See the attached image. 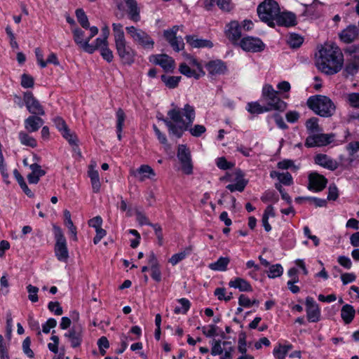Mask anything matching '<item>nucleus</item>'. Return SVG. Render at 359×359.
I'll return each instance as SVG.
<instances>
[{"mask_svg": "<svg viewBox=\"0 0 359 359\" xmlns=\"http://www.w3.org/2000/svg\"><path fill=\"white\" fill-rule=\"evenodd\" d=\"M130 174L137 177L140 182L152 179L156 176L154 169L148 165H142L136 170H131Z\"/></svg>", "mask_w": 359, "mask_h": 359, "instance_id": "nucleus-22", "label": "nucleus"}, {"mask_svg": "<svg viewBox=\"0 0 359 359\" xmlns=\"http://www.w3.org/2000/svg\"><path fill=\"white\" fill-rule=\"evenodd\" d=\"M149 61L159 65L165 72L172 73L175 68V62L172 57L166 54L152 55Z\"/></svg>", "mask_w": 359, "mask_h": 359, "instance_id": "nucleus-13", "label": "nucleus"}, {"mask_svg": "<svg viewBox=\"0 0 359 359\" xmlns=\"http://www.w3.org/2000/svg\"><path fill=\"white\" fill-rule=\"evenodd\" d=\"M275 22L276 25L288 27L296 25L297 18L295 14L292 12L284 11L281 13L280 11H279V13Z\"/></svg>", "mask_w": 359, "mask_h": 359, "instance_id": "nucleus-21", "label": "nucleus"}, {"mask_svg": "<svg viewBox=\"0 0 359 359\" xmlns=\"http://www.w3.org/2000/svg\"><path fill=\"white\" fill-rule=\"evenodd\" d=\"M306 318L310 323H317L320 320L321 311L318 304L313 297H307L305 300Z\"/></svg>", "mask_w": 359, "mask_h": 359, "instance_id": "nucleus-15", "label": "nucleus"}, {"mask_svg": "<svg viewBox=\"0 0 359 359\" xmlns=\"http://www.w3.org/2000/svg\"><path fill=\"white\" fill-rule=\"evenodd\" d=\"M172 108L167 113V118H162L169 134L180 138L183 133L192 126L196 116L195 109L189 104L179 107L172 104Z\"/></svg>", "mask_w": 359, "mask_h": 359, "instance_id": "nucleus-1", "label": "nucleus"}, {"mask_svg": "<svg viewBox=\"0 0 359 359\" xmlns=\"http://www.w3.org/2000/svg\"><path fill=\"white\" fill-rule=\"evenodd\" d=\"M126 29L133 41L141 46L144 49L152 50L154 48V41L146 32L137 29L134 26L126 27Z\"/></svg>", "mask_w": 359, "mask_h": 359, "instance_id": "nucleus-8", "label": "nucleus"}, {"mask_svg": "<svg viewBox=\"0 0 359 359\" xmlns=\"http://www.w3.org/2000/svg\"><path fill=\"white\" fill-rule=\"evenodd\" d=\"M245 109L252 114H260L269 111L265 104H261L259 102H248Z\"/></svg>", "mask_w": 359, "mask_h": 359, "instance_id": "nucleus-35", "label": "nucleus"}, {"mask_svg": "<svg viewBox=\"0 0 359 359\" xmlns=\"http://www.w3.org/2000/svg\"><path fill=\"white\" fill-rule=\"evenodd\" d=\"M279 11V5L274 0H264L257 8L259 19L272 27L276 26L275 20Z\"/></svg>", "mask_w": 359, "mask_h": 359, "instance_id": "nucleus-6", "label": "nucleus"}, {"mask_svg": "<svg viewBox=\"0 0 359 359\" xmlns=\"http://www.w3.org/2000/svg\"><path fill=\"white\" fill-rule=\"evenodd\" d=\"M333 134H310L306 139L305 146L307 147H316L326 146L334 140Z\"/></svg>", "mask_w": 359, "mask_h": 359, "instance_id": "nucleus-11", "label": "nucleus"}, {"mask_svg": "<svg viewBox=\"0 0 359 359\" xmlns=\"http://www.w3.org/2000/svg\"><path fill=\"white\" fill-rule=\"evenodd\" d=\"M292 345L290 343L285 344H278L273 351L274 357L277 359H285L288 352L292 348Z\"/></svg>", "mask_w": 359, "mask_h": 359, "instance_id": "nucleus-29", "label": "nucleus"}, {"mask_svg": "<svg viewBox=\"0 0 359 359\" xmlns=\"http://www.w3.org/2000/svg\"><path fill=\"white\" fill-rule=\"evenodd\" d=\"M100 53L102 58L107 62H112L114 59V54L112 50L109 48V45L100 49Z\"/></svg>", "mask_w": 359, "mask_h": 359, "instance_id": "nucleus-56", "label": "nucleus"}, {"mask_svg": "<svg viewBox=\"0 0 359 359\" xmlns=\"http://www.w3.org/2000/svg\"><path fill=\"white\" fill-rule=\"evenodd\" d=\"M179 30V26H173L171 29H166L163 32V36L165 39L168 41V42H171V41L174 40L176 36L177 33Z\"/></svg>", "mask_w": 359, "mask_h": 359, "instance_id": "nucleus-55", "label": "nucleus"}, {"mask_svg": "<svg viewBox=\"0 0 359 359\" xmlns=\"http://www.w3.org/2000/svg\"><path fill=\"white\" fill-rule=\"evenodd\" d=\"M88 175L90 180L92 189L94 193H99L101 189V183L99 172L95 169L88 170Z\"/></svg>", "mask_w": 359, "mask_h": 359, "instance_id": "nucleus-33", "label": "nucleus"}, {"mask_svg": "<svg viewBox=\"0 0 359 359\" xmlns=\"http://www.w3.org/2000/svg\"><path fill=\"white\" fill-rule=\"evenodd\" d=\"M27 290L28 292V299L33 303L37 302L39 300L38 292L39 288L36 286L28 285L27 286Z\"/></svg>", "mask_w": 359, "mask_h": 359, "instance_id": "nucleus-53", "label": "nucleus"}, {"mask_svg": "<svg viewBox=\"0 0 359 359\" xmlns=\"http://www.w3.org/2000/svg\"><path fill=\"white\" fill-rule=\"evenodd\" d=\"M306 127L309 133H313L318 129V123L317 118H311L306 121Z\"/></svg>", "mask_w": 359, "mask_h": 359, "instance_id": "nucleus-64", "label": "nucleus"}, {"mask_svg": "<svg viewBox=\"0 0 359 359\" xmlns=\"http://www.w3.org/2000/svg\"><path fill=\"white\" fill-rule=\"evenodd\" d=\"M83 332L84 330L81 325H74L65 333L64 337L68 339L71 346L75 348L81 345L83 342Z\"/></svg>", "mask_w": 359, "mask_h": 359, "instance_id": "nucleus-14", "label": "nucleus"}, {"mask_svg": "<svg viewBox=\"0 0 359 359\" xmlns=\"http://www.w3.org/2000/svg\"><path fill=\"white\" fill-rule=\"evenodd\" d=\"M259 302L254 299L251 300L247 295L241 294L238 298V304L245 308H250L252 305H258Z\"/></svg>", "mask_w": 359, "mask_h": 359, "instance_id": "nucleus-49", "label": "nucleus"}, {"mask_svg": "<svg viewBox=\"0 0 359 359\" xmlns=\"http://www.w3.org/2000/svg\"><path fill=\"white\" fill-rule=\"evenodd\" d=\"M229 285L231 287L238 289L242 292H248L252 290L250 284L243 278H236L234 280H230Z\"/></svg>", "mask_w": 359, "mask_h": 359, "instance_id": "nucleus-30", "label": "nucleus"}, {"mask_svg": "<svg viewBox=\"0 0 359 359\" xmlns=\"http://www.w3.org/2000/svg\"><path fill=\"white\" fill-rule=\"evenodd\" d=\"M180 72L187 76L188 78H194L196 79H199V74L194 69H191L190 67L185 62L182 63L179 67Z\"/></svg>", "mask_w": 359, "mask_h": 359, "instance_id": "nucleus-43", "label": "nucleus"}, {"mask_svg": "<svg viewBox=\"0 0 359 359\" xmlns=\"http://www.w3.org/2000/svg\"><path fill=\"white\" fill-rule=\"evenodd\" d=\"M283 273V268L280 264L271 265L267 272L268 277L275 278L280 276Z\"/></svg>", "mask_w": 359, "mask_h": 359, "instance_id": "nucleus-46", "label": "nucleus"}, {"mask_svg": "<svg viewBox=\"0 0 359 359\" xmlns=\"http://www.w3.org/2000/svg\"><path fill=\"white\" fill-rule=\"evenodd\" d=\"M190 132L191 135L194 137H200L203 134L205 131V127L203 125H195L194 127H189L187 130Z\"/></svg>", "mask_w": 359, "mask_h": 359, "instance_id": "nucleus-63", "label": "nucleus"}, {"mask_svg": "<svg viewBox=\"0 0 359 359\" xmlns=\"http://www.w3.org/2000/svg\"><path fill=\"white\" fill-rule=\"evenodd\" d=\"M31 346V339L29 337H26L23 342H22V350L25 354L30 358H32L34 356L33 351L30 348Z\"/></svg>", "mask_w": 359, "mask_h": 359, "instance_id": "nucleus-61", "label": "nucleus"}, {"mask_svg": "<svg viewBox=\"0 0 359 359\" xmlns=\"http://www.w3.org/2000/svg\"><path fill=\"white\" fill-rule=\"evenodd\" d=\"M112 29L118 55L125 64L131 65L135 60V51L126 41L123 25L120 23H113Z\"/></svg>", "mask_w": 359, "mask_h": 359, "instance_id": "nucleus-3", "label": "nucleus"}, {"mask_svg": "<svg viewBox=\"0 0 359 359\" xmlns=\"http://www.w3.org/2000/svg\"><path fill=\"white\" fill-rule=\"evenodd\" d=\"M225 34L233 44L238 43L241 37V26L236 20H233L226 25Z\"/></svg>", "mask_w": 359, "mask_h": 359, "instance_id": "nucleus-18", "label": "nucleus"}, {"mask_svg": "<svg viewBox=\"0 0 359 359\" xmlns=\"http://www.w3.org/2000/svg\"><path fill=\"white\" fill-rule=\"evenodd\" d=\"M217 6L224 12H229L233 8L231 0H216Z\"/></svg>", "mask_w": 359, "mask_h": 359, "instance_id": "nucleus-57", "label": "nucleus"}, {"mask_svg": "<svg viewBox=\"0 0 359 359\" xmlns=\"http://www.w3.org/2000/svg\"><path fill=\"white\" fill-rule=\"evenodd\" d=\"M29 169L32 170L27 176V180L29 184H37L40 177L45 175L46 172L42 170L40 165L37 163H32L29 165Z\"/></svg>", "mask_w": 359, "mask_h": 359, "instance_id": "nucleus-27", "label": "nucleus"}, {"mask_svg": "<svg viewBox=\"0 0 359 359\" xmlns=\"http://www.w3.org/2000/svg\"><path fill=\"white\" fill-rule=\"evenodd\" d=\"M346 103L351 107L359 109V93H351L345 96Z\"/></svg>", "mask_w": 359, "mask_h": 359, "instance_id": "nucleus-47", "label": "nucleus"}, {"mask_svg": "<svg viewBox=\"0 0 359 359\" xmlns=\"http://www.w3.org/2000/svg\"><path fill=\"white\" fill-rule=\"evenodd\" d=\"M62 136L69 142L72 147L79 143L77 136L74 133L71 132L69 129L65 131Z\"/></svg>", "mask_w": 359, "mask_h": 359, "instance_id": "nucleus-54", "label": "nucleus"}, {"mask_svg": "<svg viewBox=\"0 0 359 359\" xmlns=\"http://www.w3.org/2000/svg\"><path fill=\"white\" fill-rule=\"evenodd\" d=\"M307 105L316 114L323 117L332 116L335 109L332 101L329 97L323 95L310 97L307 100Z\"/></svg>", "mask_w": 359, "mask_h": 359, "instance_id": "nucleus-5", "label": "nucleus"}, {"mask_svg": "<svg viewBox=\"0 0 359 359\" xmlns=\"http://www.w3.org/2000/svg\"><path fill=\"white\" fill-rule=\"evenodd\" d=\"M270 177L272 179L276 178L278 183L281 185L290 186L293 184V178L291 174L288 172H280L278 171L273 170L270 172Z\"/></svg>", "mask_w": 359, "mask_h": 359, "instance_id": "nucleus-28", "label": "nucleus"}, {"mask_svg": "<svg viewBox=\"0 0 359 359\" xmlns=\"http://www.w3.org/2000/svg\"><path fill=\"white\" fill-rule=\"evenodd\" d=\"M214 294L217 297L219 300H224L228 302L231 299L232 294L229 293L226 295V289L224 287H217L214 292Z\"/></svg>", "mask_w": 359, "mask_h": 359, "instance_id": "nucleus-52", "label": "nucleus"}, {"mask_svg": "<svg viewBox=\"0 0 359 359\" xmlns=\"http://www.w3.org/2000/svg\"><path fill=\"white\" fill-rule=\"evenodd\" d=\"M108 45H109L108 40L107 39H105L104 37H102V36L97 38L95 40L93 43H91V44L90 43V46H91L92 48L93 49V53L96 50H100L102 47L107 46Z\"/></svg>", "mask_w": 359, "mask_h": 359, "instance_id": "nucleus-58", "label": "nucleus"}, {"mask_svg": "<svg viewBox=\"0 0 359 359\" xmlns=\"http://www.w3.org/2000/svg\"><path fill=\"white\" fill-rule=\"evenodd\" d=\"M215 163L219 169L223 170L231 169L235 165L233 163L228 161L225 157L217 158Z\"/></svg>", "mask_w": 359, "mask_h": 359, "instance_id": "nucleus-48", "label": "nucleus"}, {"mask_svg": "<svg viewBox=\"0 0 359 359\" xmlns=\"http://www.w3.org/2000/svg\"><path fill=\"white\" fill-rule=\"evenodd\" d=\"M161 79L168 88L172 89L178 86L181 76H166L163 74L161 76Z\"/></svg>", "mask_w": 359, "mask_h": 359, "instance_id": "nucleus-42", "label": "nucleus"}, {"mask_svg": "<svg viewBox=\"0 0 359 359\" xmlns=\"http://www.w3.org/2000/svg\"><path fill=\"white\" fill-rule=\"evenodd\" d=\"M287 42L293 48H299L304 42V39L299 34L292 33L289 35Z\"/></svg>", "mask_w": 359, "mask_h": 359, "instance_id": "nucleus-44", "label": "nucleus"}, {"mask_svg": "<svg viewBox=\"0 0 359 359\" xmlns=\"http://www.w3.org/2000/svg\"><path fill=\"white\" fill-rule=\"evenodd\" d=\"M116 129L123 130L124 122L126 119V115L123 109H118L116 113Z\"/></svg>", "mask_w": 359, "mask_h": 359, "instance_id": "nucleus-60", "label": "nucleus"}, {"mask_svg": "<svg viewBox=\"0 0 359 359\" xmlns=\"http://www.w3.org/2000/svg\"><path fill=\"white\" fill-rule=\"evenodd\" d=\"M211 354L220 355L219 359H231L233 346L231 341L213 339L211 342Z\"/></svg>", "mask_w": 359, "mask_h": 359, "instance_id": "nucleus-9", "label": "nucleus"}, {"mask_svg": "<svg viewBox=\"0 0 359 359\" xmlns=\"http://www.w3.org/2000/svg\"><path fill=\"white\" fill-rule=\"evenodd\" d=\"M358 33L359 29L355 25H350L341 32L339 37L342 41L348 43L357 38Z\"/></svg>", "mask_w": 359, "mask_h": 359, "instance_id": "nucleus-26", "label": "nucleus"}, {"mask_svg": "<svg viewBox=\"0 0 359 359\" xmlns=\"http://www.w3.org/2000/svg\"><path fill=\"white\" fill-rule=\"evenodd\" d=\"M43 123L41 117L29 116L25 120V128L29 133H34L43 126Z\"/></svg>", "mask_w": 359, "mask_h": 359, "instance_id": "nucleus-25", "label": "nucleus"}, {"mask_svg": "<svg viewBox=\"0 0 359 359\" xmlns=\"http://www.w3.org/2000/svg\"><path fill=\"white\" fill-rule=\"evenodd\" d=\"M262 202L267 203H271L273 204L276 203L279 200L278 194L273 190H267L263 193L261 196Z\"/></svg>", "mask_w": 359, "mask_h": 359, "instance_id": "nucleus-41", "label": "nucleus"}, {"mask_svg": "<svg viewBox=\"0 0 359 359\" xmlns=\"http://www.w3.org/2000/svg\"><path fill=\"white\" fill-rule=\"evenodd\" d=\"M55 245L54 252L60 262H67L69 258V252L67 246V241L60 227L53 226Z\"/></svg>", "mask_w": 359, "mask_h": 359, "instance_id": "nucleus-7", "label": "nucleus"}, {"mask_svg": "<svg viewBox=\"0 0 359 359\" xmlns=\"http://www.w3.org/2000/svg\"><path fill=\"white\" fill-rule=\"evenodd\" d=\"M18 138L20 143L31 148H35L37 146L36 140L26 132L20 131L18 134Z\"/></svg>", "mask_w": 359, "mask_h": 359, "instance_id": "nucleus-36", "label": "nucleus"}, {"mask_svg": "<svg viewBox=\"0 0 359 359\" xmlns=\"http://www.w3.org/2000/svg\"><path fill=\"white\" fill-rule=\"evenodd\" d=\"M13 175L16 179L17 182H18L20 188L24 191V193L29 198L34 197L33 192L29 189L28 186L27 185L25 181L24 177L20 175V173L18 172L17 169H15L13 170Z\"/></svg>", "mask_w": 359, "mask_h": 359, "instance_id": "nucleus-37", "label": "nucleus"}, {"mask_svg": "<svg viewBox=\"0 0 359 359\" xmlns=\"http://www.w3.org/2000/svg\"><path fill=\"white\" fill-rule=\"evenodd\" d=\"M239 46L243 50L252 53L261 52L265 48V44L260 39L253 36L243 37L240 40Z\"/></svg>", "mask_w": 359, "mask_h": 359, "instance_id": "nucleus-12", "label": "nucleus"}, {"mask_svg": "<svg viewBox=\"0 0 359 359\" xmlns=\"http://www.w3.org/2000/svg\"><path fill=\"white\" fill-rule=\"evenodd\" d=\"M177 156L182 165V171L187 175L191 174L193 170V165L191 153L187 145L180 144L178 146Z\"/></svg>", "mask_w": 359, "mask_h": 359, "instance_id": "nucleus-10", "label": "nucleus"}, {"mask_svg": "<svg viewBox=\"0 0 359 359\" xmlns=\"http://www.w3.org/2000/svg\"><path fill=\"white\" fill-rule=\"evenodd\" d=\"M179 306H177L174 309V313L175 314H186L190 309L191 302L186 298H181L177 300Z\"/></svg>", "mask_w": 359, "mask_h": 359, "instance_id": "nucleus-38", "label": "nucleus"}, {"mask_svg": "<svg viewBox=\"0 0 359 359\" xmlns=\"http://www.w3.org/2000/svg\"><path fill=\"white\" fill-rule=\"evenodd\" d=\"M73 39L76 44L86 53L89 54L93 53V49L90 46V39L83 30L79 27L72 29Z\"/></svg>", "mask_w": 359, "mask_h": 359, "instance_id": "nucleus-16", "label": "nucleus"}, {"mask_svg": "<svg viewBox=\"0 0 359 359\" xmlns=\"http://www.w3.org/2000/svg\"><path fill=\"white\" fill-rule=\"evenodd\" d=\"M53 123L55 125L57 129L60 132L61 135L66 130H69L64 119L60 116L55 117L53 118Z\"/></svg>", "mask_w": 359, "mask_h": 359, "instance_id": "nucleus-59", "label": "nucleus"}, {"mask_svg": "<svg viewBox=\"0 0 359 359\" xmlns=\"http://www.w3.org/2000/svg\"><path fill=\"white\" fill-rule=\"evenodd\" d=\"M278 94L272 85L266 83L263 86L261 100L269 111H283L287 108V103L280 99Z\"/></svg>", "mask_w": 359, "mask_h": 359, "instance_id": "nucleus-4", "label": "nucleus"}, {"mask_svg": "<svg viewBox=\"0 0 359 359\" xmlns=\"http://www.w3.org/2000/svg\"><path fill=\"white\" fill-rule=\"evenodd\" d=\"M230 262L229 257H220L216 262L210 263L208 268L215 271H225Z\"/></svg>", "mask_w": 359, "mask_h": 359, "instance_id": "nucleus-31", "label": "nucleus"}, {"mask_svg": "<svg viewBox=\"0 0 359 359\" xmlns=\"http://www.w3.org/2000/svg\"><path fill=\"white\" fill-rule=\"evenodd\" d=\"M346 149L348 153V163L350 165H351L355 158V153L359 151V141L351 142L348 143L346 147Z\"/></svg>", "mask_w": 359, "mask_h": 359, "instance_id": "nucleus-39", "label": "nucleus"}, {"mask_svg": "<svg viewBox=\"0 0 359 359\" xmlns=\"http://www.w3.org/2000/svg\"><path fill=\"white\" fill-rule=\"evenodd\" d=\"M297 201H309L311 202H313L316 206L317 207H324L327 204V201L325 199H322L313 196H308V197H299L296 198Z\"/></svg>", "mask_w": 359, "mask_h": 359, "instance_id": "nucleus-51", "label": "nucleus"}, {"mask_svg": "<svg viewBox=\"0 0 359 359\" xmlns=\"http://www.w3.org/2000/svg\"><path fill=\"white\" fill-rule=\"evenodd\" d=\"M247 183L246 182L241 179L237 180V182L234 184H229L226 186V189L229 190L231 192L238 191L239 192H241L244 190Z\"/></svg>", "mask_w": 359, "mask_h": 359, "instance_id": "nucleus-50", "label": "nucleus"}, {"mask_svg": "<svg viewBox=\"0 0 359 359\" xmlns=\"http://www.w3.org/2000/svg\"><path fill=\"white\" fill-rule=\"evenodd\" d=\"M34 84V79L32 76L23 74L21 76V86L24 88H32Z\"/></svg>", "mask_w": 359, "mask_h": 359, "instance_id": "nucleus-62", "label": "nucleus"}, {"mask_svg": "<svg viewBox=\"0 0 359 359\" xmlns=\"http://www.w3.org/2000/svg\"><path fill=\"white\" fill-rule=\"evenodd\" d=\"M187 43H189L192 48H210L213 46L211 41L198 38L196 35H187L185 37Z\"/></svg>", "mask_w": 359, "mask_h": 359, "instance_id": "nucleus-23", "label": "nucleus"}, {"mask_svg": "<svg viewBox=\"0 0 359 359\" xmlns=\"http://www.w3.org/2000/svg\"><path fill=\"white\" fill-rule=\"evenodd\" d=\"M316 64L322 72L329 75L334 74L343 67L344 55L335 44H325L319 50Z\"/></svg>", "mask_w": 359, "mask_h": 359, "instance_id": "nucleus-2", "label": "nucleus"}, {"mask_svg": "<svg viewBox=\"0 0 359 359\" xmlns=\"http://www.w3.org/2000/svg\"><path fill=\"white\" fill-rule=\"evenodd\" d=\"M327 184L326 178L317 173L311 172L309 175V186L308 189L314 192H318L322 191Z\"/></svg>", "mask_w": 359, "mask_h": 359, "instance_id": "nucleus-19", "label": "nucleus"}, {"mask_svg": "<svg viewBox=\"0 0 359 359\" xmlns=\"http://www.w3.org/2000/svg\"><path fill=\"white\" fill-rule=\"evenodd\" d=\"M124 1L128 7L130 18L134 22L139 21L140 17L136 1L135 0H124Z\"/></svg>", "mask_w": 359, "mask_h": 359, "instance_id": "nucleus-34", "label": "nucleus"}, {"mask_svg": "<svg viewBox=\"0 0 359 359\" xmlns=\"http://www.w3.org/2000/svg\"><path fill=\"white\" fill-rule=\"evenodd\" d=\"M355 313V311L353 306L346 304L341 308V317L346 324H349L353 320Z\"/></svg>", "mask_w": 359, "mask_h": 359, "instance_id": "nucleus-32", "label": "nucleus"}, {"mask_svg": "<svg viewBox=\"0 0 359 359\" xmlns=\"http://www.w3.org/2000/svg\"><path fill=\"white\" fill-rule=\"evenodd\" d=\"M191 248L190 247L187 248L184 250L172 255V257L169 259L168 262L172 266H175L182 260L184 259L187 257V256L191 253Z\"/></svg>", "mask_w": 359, "mask_h": 359, "instance_id": "nucleus-40", "label": "nucleus"}, {"mask_svg": "<svg viewBox=\"0 0 359 359\" xmlns=\"http://www.w3.org/2000/svg\"><path fill=\"white\" fill-rule=\"evenodd\" d=\"M205 69L211 77L224 74L227 70L225 62L221 60L209 61L205 65Z\"/></svg>", "mask_w": 359, "mask_h": 359, "instance_id": "nucleus-20", "label": "nucleus"}, {"mask_svg": "<svg viewBox=\"0 0 359 359\" xmlns=\"http://www.w3.org/2000/svg\"><path fill=\"white\" fill-rule=\"evenodd\" d=\"M315 163L325 168L334 170L337 168V163L326 154H319L315 156Z\"/></svg>", "mask_w": 359, "mask_h": 359, "instance_id": "nucleus-24", "label": "nucleus"}, {"mask_svg": "<svg viewBox=\"0 0 359 359\" xmlns=\"http://www.w3.org/2000/svg\"><path fill=\"white\" fill-rule=\"evenodd\" d=\"M24 101L27 110L32 114L38 116L45 115V111L43 106L40 104L33 94L30 92L25 93L24 95Z\"/></svg>", "mask_w": 359, "mask_h": 359, "instance_id": "nucleus-17", "label": "nucleus"}, {"mask_svg": "<svg viewBox=\"0 0 359 359\" xmlns=\"http://www.w3.org/2000/svg\"><path fill=\"white\" fill-rule=\"evenodd\" d=\"M76 16L78 22L81 25V26L85 29H88L89 27V21L87 15L83 9H77L76 11Z\"/></svg>", "mask_w": 359, "mask_h": 359, "instance_id": "nucleus-45", "label": "nucleus"}]
</instances>
